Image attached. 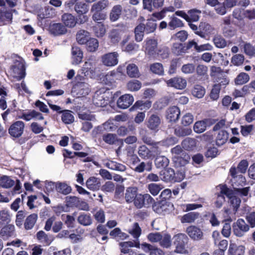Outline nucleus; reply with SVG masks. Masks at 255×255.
<instances>
[{
  "label": "nucleus",
  "instance_id": "37998d69",
  "mask_svg": "<svg viewBox=\"0 0 255 255\" xmlns=\"http://www.w3.org/2000/svg\"><path fill=\"white\" fill-rule=\"evenodd\" d=\"M74 9L79 15H82L88 11L89 6L83 2H78L75 4Z\"/></svg>",
  "mask_w": 255,
  "mask_h": 255
},
{
  "label": "nucleus",
  "instance_id": "3c124183",
  "mask_svg": "<svg viewBox=\"0 0 255 255\" xmlns=\"http://www.w3.org/2000/svg\"><path fill=\"white\" fill-rule=\"evenodd\" d=\"M250 80L249 75L244 72L239 74L235 80V82L236 85H243L247 83Z\"/></svg>",
  "mask_w": 255,
  "mask_h": 255
},
{
  "label": "nucleus",
  "instance_id": "7c9ffc66",
  "mask_svg": "<svg viewBox=\"0 0 255 255\" xmlns=\"http://www.w3.org/2000/svg\"><path fill=\"white\" fill-rule=\"evenodd\" d=\"M228 252L229 255H243L245 253V247L243 246H237L235 244L231 243Z\"/></svg>",
  "mask_w": 255,
  "mask_h": 255
},
{
  "label": "nucleus",
  "instance_id": "8fccbe9b",
  "mask_svg": "<svg viewBox=\"0 0 255 255\" xmlns=\"http://www.w3.org/2000/svg\"><path fill=\"white\" fill-rule=\"evenodd\" d=\"M127 73L130 77H137L139 74L138 68L134 64H129L128 65Z\"/></svg>",
  "mask_w": 255,
  "mask_h": 255
},
{
  "label": "nucleus",
  "instance_id": "9d476101",
  "mask_svg": "<svg viewBox=\"0 0 255 255\" xmlns=\"http://www.w3.org/2000/svg\"><path fill=\"white\" fill-rule=\"evenodd\" d=\"M166 83L168 87L179 90L184 89L187 85L186 80L180 77H176L166 80Z\"/></svg>",
  "mask_w": 255,
  "mask_h": 255
},
{
  "label": "nucleus",
  "instance_id": "1a4fd4ad",
  "mask_svg": "<svg viewBox=\"0 0 255 255\" xmlns=\"http://www.w3.org/2000/svg\"><path fill=\"white\" fill-rule=\"evenodd\" d=\"M145 52L150 56H154L157 51V41L156 39L147 38L144 41Z\"/></svg>",
  "mask_w": 255,
  "mask_h": 255
},
{
  "label": "nucleus",
  "instance_id": "79ce46f5",
  "mask_svg": "<svg viewBox=\"0 0 255 255\" xmlns=\"http://www.w3.org/2000/svg\"><path fill=\"white\" fill-rule=\"evenodd\" d=\"M128 233L135 239V241L138 242V239L141 235V229L137 223H134L128 230Z\"/></svg>",
  "mask_w": 255,
  "mask_h": 255
},
{
  "label": "nucleus",
  "instance_id": "58836bf2",
  "mask_svg": "<svg viewBox=\"0 0 255 255\" xmlns=\"http://www.w3.org/2000/svg\"><path fill=\"white\" fill-rule=\"evenodd\" d=\"M182 146L186 150H193L196 146V140L194 138H186L182 142Z\"/></svg>",
  "mask_w": 255,
  "mask_h": 255
},
{
  "label": "nucleus",
  "instance_id": "774afa93",
  "mask_svg": "<svg viewBox=\"0 0 255 255\" xmlns=\"http://www.w3.org/2000/svg\"><path fill=\"white\" fill-rule=\"evenodd\" d=\"M246 219L251 228L255 227V212L252 211L247 213Z\"/></svg>",
  "mask_w": 255,
  "mask_h": 255
},
{
  "label": "nucleus",
  "instance_id": "9b49d317",
  "mask_svg": "<svg viewBox=\"0 0 255 255\" xmlns=\"http://www.w3.org/2000/svg\"><path fill=\"white\" fill-rule=\"evenodd\" d=\"M161 120L158 115L152 114L149 116L147 122V127L150 130L157 131L161 124Z\"/></svg>",
  "mask_w": 255,
  "mask_h": 255
},
{
  "label": "nucleus",
  "instance_id": "2f4dec72",
  "mask_svg": "<svg viewBox=\"0 0 255 255\" xmlns=\"http://www.w3.org/2000/svg\"><path fill=\"white\" fill-rule=\"evenodd\" d=\"M154 162L157 168H165L168 165L169 160L165 156L157 155Z\"/></svg>",
  "mask_w": 255,
  "mask_h": 255
},
{
  "label": "nucleus",
  "instance_id": "2eb2a0df",
  "mask_svg": "<svg viewBox=\"0 0 255 255\" xmlns=\"http://www.w3.org/2000/svg\"><path fill=\"white\" fill-rule=\"evenodd\" d=\"M230 172L234 179L235 181L233 186H235V187L238 186H243L245 185V177L242 175H238V172L237 171L236 167H232L230 170Z\"/></svg>",
  "mask_w": 255,
  "mask_h": 255
},
{
  "label": "nucleus",
  "instance_id": "6e6d98bb",
  "mask_svg": "<svg viewBox=\"0 0 255 255\" xmlns=\"http://www.w3.org/2000/svg\"><path fill=\"white\" fill-rule=\"evenodd\" d=\"M141 87V82L137 80H131L127 84V88L130 91H137L140 89Z\"/></svg>",
  "mask_w": 255,
  "mask_h": 255
},
{
  "label": "nucleus",
  "instance_id": "ea45409f",
  "mask_svg": "<svg viewBox=\"0 0 255 255\" xmlns=\"http://www.w3.org/2000/svg\"><path fill=\"white\" fill-rule=\"evenodd\" d=\"M15 184L13 180L9 176L3 175L0 178V186L4 188H9Z\"/></svg>",
  "mask_w": 255,
  "mask_h": 255
},
{
  "label": "nucleus",
  "instance_id": "c03bdc74",
  "mask_svg": "<svg viewBox=\"0 0 255 255\" xmlns=\"http://www.w3.org/2000/svg\"><path fill=\"white\" fill-rule=\"evenodd\" d=\"M228 139V133L224 130L220 131L216 137V144L218 146L223 145Z\"/></svg>",
  "mask_w": 255,
  "mask_h": 255
},
{
  "label": "nucleus",
  "instance_id": "0eeeda50",
  "mask_svg": "<svg viewBox=\"0 0 255 255\" xmlns=\"http://www.w3.org/2000/svg\"><path fill=\"white\" fill-rule=\"evenodd\" d=\"M24 123L22 121H16L12 124L8 129L10 135L14 137H19L23 133L24 128Z\"/></svg>",
  "mask_w": 255,
  "mask_h": 255
},
{
  "label": "nucleus",
  "instance_id": "4468645a",
  "mask_svg": "<svg viewBox=\"0 0 255 255\" xmlns=\"http://www.w3.org/2000/svg\"><path fill=\"white\" fill-rule=\"evenodd\" d=\"M186 231L189 236L193 240L199 241L202 239L203 232L199 228L191 226L187 228Z\"/></svg>",
  "mask_w": 255,
  "mask_h": 255
},
{
  "label": "nucleus",
  "instance_id": "a878e982",
  "mask_svg": "<svg viewBox=\"0 0 255 255\" xmlns=\"http://www.w3.org/2000/svg\"><path fill=\"white\" fill-rule=\"evenodd\" d=\"M77 221L79 224L84 226H89L92 225L93 220L89 214L81 213L77 218Z\"/></svg>",
  "mask_w": 255,
  "mask_h": 255
},
{
  "label": "nucleus",
  "instance_id": "dca6fc26",
  "mask_svg": "<svg viewBox=\"0 0 255 255\" xmlns=\"http://www.w3.org/2000/svg\"><path fill=\"white\" fill-rule=\"evenodd\" d=\"M214 30V28L209 23L201 22L199 24V30L196 32V34L205 38L206 35L212 34Z\"/></svg>",
  "mask_w": 255,
  "mask_h": 255
},
{
  "label": "nucleus",
  "instance_id": "c756f323",
  "mask_svg": "<svg viewBox=\"0 0 255 255\" xmlns=\"http://www.w3.org/2000/svg\"><path fill=\"white\" fill-rule=\"evenodd\" d=\"M90 38L89 32L85 30H79L76 34L77 41L80 44H85Z\"/></svg>",
  "mask_w": 255,
  "mask_h": 255
},
{
  "label": "nucleus",
  "instance_id": "f704fd0d",
  "mask_svg": "<svg viewBox=\"0 0 255 255\" xmlns=\"http://www.w3.org/2000/svg\"><path fill=\"white\" fill-rule=\"evenodd\" d=\"M37 218L38 216L36 214H32L29 215L25 220L24 228L27 230L32 229L37 221Z\"/></svg>",
  "mask_w": 255,
  "mask_h": 255
},
{
  "label": "nucleus",
  "instance_id": "4d7b16f0",
  "mask_svg": "<svg viewBox=\"0 0 255 255\" xmlns=\"http://www.w3.org/2000/svg\"><path fill=\"white\" fill-rule=\"evenodd\" d=\"M183 26L182 21L177 18L176 17L173 16L171 18V20L168 23V27L170 29H174L178 27H181Z\"/></svg>",
  "mask_w": 255,
  "mask_h": 255
},
{
  "label": "nucleus",
  "instance_id": "72a5a7b5",
  "mask_svg": "<svg viewBox=\"0 0 255 255\" xmlns=\"http://www.w3.org/2000/svg\"><path fill=\"white\" fill-rule=\"evenodd\" d=\"M56 191L65 195L70 194L72 192V188L65 182H57Z\"/></svg>",
  "mask_w": 255,
  "mask_h": 255
},
{
  "label": "nucleus",
  "instance_id": "49530a36",
  "mask_svg": "<svg viewBox=\"0 0 255 255\" xmlns=\"http://www.w3.org/2000/svg\"><path fill=\"white\" fill-rule=\"evenodd\" d=\"M85 44L87 50L90 52L96 51L99 47V41L95 38H91Z\"/></svg>",
  "mask_w": 255,
  "mask_h": 255
},
{
  "label": "nucleus",
  "instance_id": "aec40b11",
  "mask_svg": "<svg viewBox=\"0 0 255 255\" xmlns=\"http://www.w3.org/2000/svg\"><path fill=\"white\" fill-rule=\"evenodd\" d=\"M83 59V52L78 47H73L72 49V64L78 65Z\"/></svg>",
  "mask_w": 255,
  "mask_h": 255
},
{
  "label": "nucleus",
  "instance_id": "a211bd4d",
  "mask_svg": "<svg viewBox=\"0 0 255 255\" xmlns=\"http://www.w3.org/2000/svg\"><path fill=\"white\" fill-rule=\"evenodd\" d=\"M94 35L98 38H102L106 33V26L103 22H98L92 27Z\"/></svg>",
  "mask_w": 255,
  "mask_h": 255
},
{
  "label": "nucleus",
  "instance_id": "5fc2aeb1",
  "mask_svg": "<svg viewBox=\"0 0 255 255\" xmlns=\"http://www.w3.org/2000/svg\"><path fill=\"white\" fill-rule=\"evenodd\" d=\"M92 12H93L92 15V19L96 23L98 22H102V21H104L106 18V14L103 12H101L100 11H91Z\"/></svg>",
  "mask_w": 255,
  "mask_h": 255
},
{
  "label": "nucleus",
  "instance_id": "20e7f679",
  "mask_svg": "<svg viewBox=\"0 0 255 255\" xmlns=\"http://www.w3.org/2000/svg\"><path fill=\"white\" fill-rule=\"evenodd\" d=\"M134 205L138 209H141L145 206H148L153 203L154 199L148 194H138L133 200Z\"/></svg>",
  "mask_w": 255,
  "mask_h": 255
},
{
  "label": "nucleus",
  "instance_id": "338daca9",
  "mask_svg": "<svg viewBox=\"0 0 255 255\" xmlns=\"http://www.w3.org/2000/svg\"><path fill=\"white\" fill-rule=\"evenodd\" d=\"M103 140L109 144H114L116 143L117 138V135L113 133L105 134L102 136Z\"/></svg>",
  "mask_w": 255,
  "mask_h": 255
},
{
  "label": "nucleus",
  "instance_id": "a19ab883",
  "mask_svg": "<svg viewBox=\"0 0 255 255\" xmlns=\"http://www.w3.org/2000/svg\"><path fill=\"white\" fill-rule=\"evenodd\" d=\"M152 167V163L151 162H141L137 165L134 168V170L138 173H142L145 170L147 171L151 170Z\"/></svg>",
  "mask_w": 255,
  "mask_h": 255
},
{
  "label": "nucleus",
  "instance_id": "69168bd1",
  "mask_svg": "<svg viewBox=\"0 0 255 255\" xmlns=\"http://www.w3.org/2000/svg\"><path fill=\"white\" fill-rule=\"evenodd\" d=\"M156 24L155 20L152 19H148L144 25V30L146 33L153 32L156 29Z\"/></svg>",
  "mask_w": 255,
  "mask_h": 255
},
{
  "label": "nucleus",
  "instance_id": "6e6552de",
  "mask_svg": "<svg viewBox=\"0 0 255 255\" xmlns=\"http://www.w3.org/2000/svg\"><path fill=\"white\" fill-rule=\"evenodd\" d=\"M11 70L12 72V75L18 81L23 79L25 75V68L22 62L16 61L14 64L12 66Z\"/></svg>",
  "mask_w": 255,
  "mask_h": 255
},
{
  "label": "nucleus",
  "instance_id": "f3484780",
  "mask_svg": "<svg viewBox=\"0 0 255 255\" xmlns=\"http://www.w3.org/2000/svg\"><path fill=\"white\" fill-rule=\"evenodd\" d=\"M180 112L176 106L169 108L166 111V118L170 122H176L180 116Z\"/></svg>",
  "mask_w": 255,
  "mask_h": 255
},
{
  "label": "nucleus",
  "instance_id": "412c9836",
  "mask_svg": "<svg viewBox=\"0 0 255 255\" xmlns=\"http://www.w3.org/2000/svg\"><path fill=\"white\" fill-rule=\"evenodd\" d=\"M93 102L97 107H105L108 104L109 100L104 94H99L96 93L93 97Z\"/></svg>",
  "mask_w": 255,
  "mask_h": 255
},
{
  "label": "nucleus",
  "instance_id": "39448f33",
  "mask_svg": "<svg viewBox=\"0 0 255 255\" xmlns=\"http://www.w3.org/2000/svg\"><path fill=\"white\" fill-rule=\"evenodd\" d=\"M221 193L225 194L230 199L231 204L233 207L234 211V214H235L237 211L241 203V199L236 196L234 195L233 191L228 188L225 186H222Z\"/></svg>",
  "mask_w": 255,
  "mask_h": 255
},
{
  "label": "nucleus",
  "instance_id": "680f3d73",
  "mask_svg": "<svg viewBox=\"0 0 255 255\" xmlns=\"http://www.w3.org/2000/svg\"><path fill=\"white\" fill-rule=\"evenodd\" d=\"M206 123L203 121H200L195 123L193 129L195 132L200 133L206 130Z\"/></svg>",
  "mask_w": 255,
  "mask_h": 255
},
{
  "label": "nucleus",
  "instance_id": "f8f14e48",
  "mask_svg": "<svg viewBox=\"0 0 255 255\" xmlns=\"http://www.w3.org/2000/svg\"><path fill=\"white\" fill-rule=\"evenodd\" d=\"M133 101L134 99L132 96L130 94H125L119 98L117 105L121 109H126L132 104Z\"/></svg>",
  "mask_w": 255,
  "mask_h": 255
},
{
  "label": "nucleus",
  "instance_id": "13d9d810",
  "mask_svg": "<svg viewBox=\"0 0 255 255\" xmlns=\"http://www.w3.org/2000/svg\"><path fill=\"white\" fill-rule=\"evenodd\" d=\"M150 69L152 72L155 74L162 75L164 73L163 67L162 64L160 63H155L151 64Z\"/></svg>",
  "mask_w": 255,
  "mask_h": 255
},
{
  "label": "nucleus",
  "instance_id": "bb28decb",
  "mask_svg": "<svg viewBox=\"0 0 255 255\" xmlns=\"http://www.w3.org/2000/svg\"><path fill=\"white\" fill-rule=\"evenodd\" d=\"M121 247V251L124 254H127L129 251V248L135 247L140 248V245L139 242L134 241V242L128 241L122 242L119 244Z\"/></svg>",
  "mask_w": 255,
  "mask_h": 255
},
{
  "label": "nucleus",
  "instance_id": "7ed1b4c3",
  "mask_svg": "<svg viewBox=\"0 0 255 255\" xmlns=\"http://www.w3.org/2000/svg\"><path fill=\"white\" fill-rule=\"evenodd\" d=\"M49 107L53 111H56L59 113H62V121L66 124H70L74 121V118L72 114V112L69 110H62L60 107L52 104L49 102H48Z\"/></svg>",
  "mask_w": 255,
  "mask_h": 255
},
{
  "label": "nucleus",
  "instance_id": "cd10ccee",
  "mask_svg": "<svg viewBox=\"0 0 255 255\" xmlns=\"http://www.w3.org/2000/svg\"><path fill=\"white\" fill-rule=\"evenodd\" d=\"M122 10L123 8L121 5L114 6L110 13V20L113 22L118 20L122 14Z\"/></svg>",
  "mask_w": 255,
  "mask_h": 255
},
{
  "label": "nucleus",
  "instance_id": "bf43d9fd",
  "mask_svg": "<svg viewBox=\"0 0 255 255\" xmlns=\"http://www.w3.org/2000/svg\"><path fill=\"white\" fill-rule=\"evenodd\" d=\"M163 188L161 185L156 183H150L148 185V189L153 196L157 195Z\"/></svg>",
  "mask_w": 255,
  "mask_h": 255
},
{
  "label": "nucleus",
  "instance_id": "423d86ee",
  "mask_svg": "<svg viewBox=\"0 0 255 255\" xmlns=\"http://www.w3.org/2000/svg\"><path fill=\"white\" fill-rule=\"evenodd\" d=\"M119 55L117 52H113L104 54L101 57V61L106 66L112 67L118 64Z\"/></svg>",
  "mask_w": 255,
  "mask_h": 255
},
{
  "label": "nucleus",
  "instance_id": "393cba45",
  "mask_svg": "<svg viewBox=\"0 0 255 255\" xmlns=\"http://www.w3.org/2000/svg\"><path fill=\"white\" fill-rule=\"evenodd\" d=\"M160 175L161 176V179L165 182L176 181V180L174 179V170L171 168H168L161 171L160 172Z\"/></svg>",
  "mask_w": 255,
  "mask_h": 255
},
{
  "label": "nucleus",
  "instance_id": "e2e57ef3",
  "mask_svg": "<svg viewBox=\"0 0 255 255\" xmlns=\"http://www.w3.org/2000/svg\"><path fill=\"white\" fill-rule=\"evenodd\" d=\"M175 134L178 136H185L191 134L192 129L189 128H177L175 129Z\"/></svg>",
  "mask_w": 255,
  "mask_h": 255
},
{
  "label": "nucleus",
  "instance_id": "f257e3e1",
  "mask_svg": "<svg viewBox=\"0 0 255 255\" xmlns=\"http://www.w3.org/2000/svg\"><path fill=\"white\" fill-rule=\"evenodd\" d=\"M174 244L176 246L175 252L183 254L186 252V245L188 243V238L184 234H178L173 237Z\"/></svg>",
  "mask_w": 255,
  "mask_h": 255
},
{
  "label": "nucleus",
  "instance_id": "c9c22d12",
  "mask_svg": "<svg viewBox=\"0 0 255 255\" xmlns=\"http://www.w3.org/2000/svg\"><path fill=\"white\" fill-rule=\"evenodd\" d=\"M199 213L195 212H191L184 215L181 218V222L182 223H191L194 222L199 218Z\"/></svg>",
  "mask_w": 255,
  "mask_h": 255
},
{
  "label": "nucleus",
  "instance_id": "f03ea898",
  "mask_svg": "<svg viewBox=\"0 0 255 255\" xmlns=\"http://www.w3.org/2000/svg\"><path fill=\"white\" fill-rule=\"evenodd\" d=\"M249 230V225L243 219H239L233 224V233L237 237H242L244 236Z\"/></svg>",
  "mask_w": 255,
  "mask_h": 255
},
{
  "label": "nucleus",
  "instance_id": "0e129e2a",
  "mask_svg": "<svg viewBox=\"0 0 255 255\" xmlns=\"http://www.w3.org/2000/svg\"><path fill=\"white\" fill-rule=\"evenodd\" d=\"M110 235L114 238H118L121 240H124L128 237L127 234L122 232L119 228H116L111 231L110 233Z\"/></svg>",
  "mask_w": 255,
  "mask_h": 255
},
{
  "label": "nucleus",
  "instance_id": "c85d7f7f",
  "mask_svg": "<svg viewBox=\"0 0 255 255\" xmlns=\"http://www.w3.org/2000/svg\"><path fill=\"white\" fill-rule=\"evenodd\" d=\"M62 20L66 26L70 28L74 27L77 23L74 16L70 13H64L62 16Z\"/></svg>",
  "mask_w": 255,
  "mask_h": 255
},
{
  "label": "nucleus",
  "instance_id": "5701e85b",
  "mask_svg": "<svg viewBox=\"0 0 255 255\" xmlns=\"http://www.w3.org/2000/svg\"><path fill=\"white\" fill-rule=\"evenodd\" d=\"M86 184L87 187L92 191L99 190L101 186L100 179L95 177H91L88 178L86 181Z\"/></svg>",
  "mask_w": 255,
  "mask_h": 255
},
{
  "label": "nucleus",
  "instance_id": "6ab92c4d",
  "mask_svg": "<svg viewBox=\"0 0 255 255\" xmlns=\"http://www.w3.org/2000/svg\"><path fill=\"white\" fill-rule=\"evenodd\" d=\"M190 159V156L186 153H182V155L172 157V160L176 167L184 166L187 164Z\"/></svg>",
  "mask_w": 255,
  "mask_h": 255
},
{
  "label": "nucleus",
  "instance_id": "ddd939ff",
  "mask_svg": "<svg viewBox=\"0 0 255 255\" xmlns=\"http://www.w3.org/2000/svg\"><path fill=\"white\" fill-rule=\"evenodd\" d=\"M96 62L95 59H90L85 62L82 69V73L85 76H90L95 72Z\"/></svg>",
  "mask_w": 255,
  "mask_h": 255
},
{
  "label": "nucleus",
  "instance_id": "de8ad7c7",
  "mask_svg": "<svg viewBox=\"0 0 255 255\" xmlns=\"http://www.w3.org/2000/svg\"><path fill=\"white\" fill-rule=\"evenodd\" d=\"M12 19L11 10L2 9L0 10V21L10 22Z\"/></svg>",
  "mask_w": 255,
  "mask_h": 255
},
{
  "label": "nucleus",
  "instance_id": "864d4df0",
  "mask_svg": "<svg viewBox=\"0 0 255 255\" xmlns=\"http://www.w3.org/2000/svg\"><path fill=\"white\" fill-rule=\"evenodd\" d=\"M77 87L79 90V94L83 96L88 95L90 91L89 85L85 83H78Z\"/></svg>",
  "mask_w": 255,
  "mask_h": 255
},
{
  "label": "nucleus",
  "instance_id": "b1692460",
  "mask_svg": "<svg viewBox=\"0 0 255 255\" xmlns=\"http://www.w3.org/2000/svg\"><path fill=\"white\" fill-rule=\"evenodd\" d=\"M49 31L52 34L58 35L65 34L67 32V29L61 23H57L50 25Z\"/></svg>",
  "mask_w": 255,
  "mask_h": 255
},
{
  "label": "nucleus",
  "instance_id": "603ef678",
  "mask_svg": "<svg viewBox=\"0 0 255 255\" xmlns=\"http://www.w3.org/2000/svg\"><path fill=\"white\" fill-rule=\"evenodd\" d=\"M192 94L194 97L201 98L205 94V90L202 86L196 85L192 91Z\"/></svg>",
  "mask_w": 255,
  "mask_h": 255
},
{
  "label": "nucleus",
  "instance_id": "052dcab7",
  "mask_svg": "<svg viewBox=\"0 0 255 255\" xmlns=\"http://www.w3.org/2000/svg\"><path fill=\"white\" fill-rule=\"evenodd\" d=\"M223 33L226 37H232L236 34V30L231 25L223 26Z\"/></svg>",
  "mask_w": 255,
  "mask_h": 255
},
{
  "label": "nucleus",
  "instance_id": "e433bc0d",
  "mask_svg": "<svg viewBox=\"0 0 255 255\" xmlns=\"http://www.w3.org/2000/svg\"><path fill=\"white\" fill-rule=\"evenodd\" d=\"M105 165L110 169L121 172L124 171L126 169L125 165L112 160H110L106 162L105 163Z\"/></svg>",
  "mask_w": 255,
  "mask_h": 255
},
{
  "label": "nucleus",
  "instance_id": "4c0bfd02",
  "mask_svg": "<svg viewBox=\"0 0 255 255\" xmlns=\"http://www.w3.org/2000/svg\"><path fill=\"white\" fill-rule=\"evenodd\" d=\"M137 153L142 159H149L152 156L151 151L144 145L138 147Z\"/></svg>",
  "mask_w": 255,
  "mask_h": 255
},
{
  "label": "nucleus",
  "instance_id": "09e8293b",
  "mask_svg": "<svg viewBox=\"0 0 255 255\" xmlns=\"http://www.w3.org/2000/svg\"><path fill=\"white\" fill-rule=\"evenodd\" d=\"M144 31V24H140L135 28V39L137 42H140L142 40Z\"/></svg>",
  "mask_w": 255,
  "mask_h": 255
},
{
  "label": "nucleus",
  "instance_id": "a18cd8bd",
  "mask_svg": "<svg viewBox=\"0 0 255 255\" xmlns=\"http://www.w3.org/2000/svg\"><path fill=\"white\" fill-rule=\"evenodd\" d=\"M109 4L108 0H100L97 2L94 3L91 8V11H101L108 6Z\"/></svg>",
  "mask_w": 255,
  "mask_h": 255
},
{
  "label": "nucleus",
  "instance_id": "4be33fe9",
  "mask_svg": "<svg viewBox=\"0 0 255 255\" xmlns=\"http://www.w3.org/2000/svg\"><path fill=\"white\" fill-rule=\"evenodd\" d=\"M137 188L136 187H128L125 193V199L128 203H132L137 195Z\"/></svg>",
  "mask_w": 255,
  "mask_h": 255
},
{
  "label": "nucleus",
  "instance_id": "473e14b6",
  "mask_svg": "<svg viewBox=\"0 0 255 255\" xmlns=\"http://www.w3.org/2000/svg\"><path fill=\"white\" fill-rule=\"evenodd\" d=\"M0 234L3 239H7L14 235V226L7 225L3 227L0 230Z\"/></svg>",
  "mask_w": 255,
  "mask_h": 255
}]
</instances>
